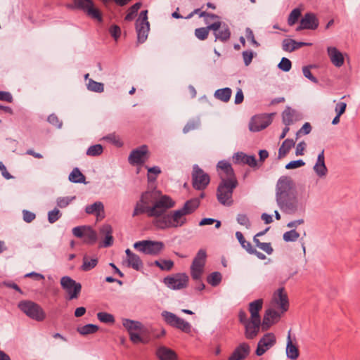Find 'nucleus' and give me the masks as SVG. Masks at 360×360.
Here are the masks:
<instances>
[{
  "instance_id": "1",
  "label": "nucleus",
  "mask_w": 360,
  "mask_h": 360,
  "mask_svg": "<svg viewBox=\"0 0 360 360\" xmlns=\"http://www.w3.org/2000/svg\"><path fill=\"white\" fill-rule=\"evenodd\" d=\"M175 202L168 195H164L156 199L153 192H145L135 206L133 217L146 213L148 217H154V225L160 229L176 227L180 220V210L173 213L165 214L174 206Z\"/></svg>"
},
{
  "instance_id": "2",
  "label": "nucleus",
  "mask_w": 360,
  "mask_h": 360,
  "mask_svg": "<svg viewBox=\"0 0 360 360\" xmlns=\"http://www.w3.org/2000/svg\"><path fill=\"white\" fill-rule=\"evenodd\" d=\"M276 200L284 213L294 214L299 210L295 184L291 177L282 176L278 179L276 186Z\"/></svg>"
},
{
  "instance_id": "3",
  "label": "nucleus",
  "mask_w": 360,
  "mask_h": 360,
  "mask_svg": "<svg viewBox=\"0 0 360 360\" xmlns=\"http://www.w3.org/2000/svg\"><path fill=\"white\" fill-rule=\"evenodd\" d=\"M220 175L221 173H219ZM237 179H225L221 176V181L217 188V198L222 205L230 207L233 204V193L238 186Z\"/></svg>"
},
{
  "instance_id": "4",
  "label": "nucleus",
  "mask_w": 360,
  "mask_h": 360,
  "mask_svg": "<svg viewBox=\"0 0 360 360\" xmlns=\"http://www.w3.org/2000/svg\"><path fill=\"white\" fill-rule=\"evenodd\" d=\"M18 308L30 319L42 321L46 318L44 309L38 304L32 301H21L18 303Z\"/></svg>"
},
{
  "instance_id": "5",
  "label": "nucleus",
  "mask_w": 360,
  "mask_h": 360,
  "mask_svg": "<svg viewBox=\"0 0 360 360\" xmlns=\"http://www.w3.org/2000/svg\"><path fill=\"white\" fill-rule=\"evenodd\" d=\"M191 182L194 189L204 191L210 183V176L198 165H194L191 172Z\"/></svg>"
},
{
  "instance_id": "6",
  "label": "nucleus",
  "mask_w": 360,
  "mask_h": 360,
  "mask_svg": "<svg viewBox=\"0 0 360 360\" xmlns=\"http://www.w3.org/2000/svg\"><path fill=\"white\" fill-rule=\"evenodd\" d=\"M206 257V251L202 249L200 250L195 257L191 267V274L193 280L201 281L200 278L203 272ZM204 288L205 285L200 282V288L199 290H202Z\"/></svg>"
},
{
  "instance_id": "7",
  "label": "nucleus",
  "mask_w": 360,
  "mask_h": 360,
  "mask_svg": "<svg viewBox=\"0 0 360 360\" xmlns=\"http://www.w3.org/2000/svg\"><path fill=\"white\" fill-rule=\"evenodd\" d=\"M76 8L84 11L91 19L101 22L103 21L102 13L99 9L94 7L91 0H74Z\"/></svg>"
},
{
  "instance_id": "8",
  "label": "nucleus",
  "mask_w": 360,
  "mask_h": 360,
  "mask_svg": "<svg viewBox=\"0 0 360 360\" xmlns=\"http://www.w3.org/2000/svg\"><path fill=\"white\" fill-rule=\"evenodd\" d=\"M134 247L146 255H157L164 248V244L160 241L142 240L134 243Z\"/></svg>"
},
{
  "instance_id": "9",
  "label": "nucleus",
  "mask_w": 360,
  "mask_h": 360,
  "mask_svg": "<svg viewBox=\"0 0 360 360\" xmlns=\"http://www.w3.org/2000/svg\"><path fill=\"white\" fill-rule=\"evenodd\" d=\"M60 285L68 295L69 300L77 299L79 297L82 290V285L79 283L65 276L61 278Z\"/></svg>"
},
{
  "instance_id": "10",
  "label": "nucleus",
  "mask_w": 360,
  "mask_h": 360,
  "mask_svg": "<svg viewBox=\"0 0 360 360\" xmlns=\"http://www.w3.org/2000/svg\"><path fill=\"white\" fill-rule=\"evenodd\" d=\"M273 114H259L253 116L249 122V129L253 132L266 129L272 122Z\"/></svg>"
},
{
  "instance_id": "11",
  "label": "nucleus",
  "mask_w": 360,
  "mask_h": 360,
  "mask_svg": "<svg viewBox=\"0 0 360 360\" xmlns=\"http://www.w3.org/2000/svg\"><path fill=\"white\" fill-rule=\"evenodd\" d=\"M276 342V338L274 333H268L263 335L259 340L255 351L256 355L260 356L263 355L267 350L271 348Z\"/></svg>"
},
{
  "instance_id": "12",
  "label": "nucleus",
  "mask_w": 360,
  "mask_h": 360,
  "mask_svg": "<svg viewBox=\"0 0 360 360\" xmlns=\"http://www.w3.org/2000/svg\"><path fill=\"white\" fill-rule=\"evenodd\" d=\"M148 147L143 145L133 150L129 155V162L132 165H141L147 160Z\"/></svg>"
},
{
  "instance_id": "13",
  "label": "nucleus",
  "mask_w": 360,
  "mask_h": 360,
  "mask_svg": "<svg viewBox=\"0 0 360 360\" xmlns=\"http://www.w3.org/2000/svg\"><path fill=\"white\" fill-rule=\"evenodd\" d=\"M319 27V20L315 14L307 13L300 20L299 26L296 28L297 31L302 30H314Z\"/></svg>"
},
{
  "instance_id": "14",
  "label": "nucleus",
  "mask_w": 360,
  "mask_h": 360,
  "mask_svg": "<svg viewBox=\"0 0 360 360\" xmlns=\"http://www.w3.org/2000/svg\"><path fill=\"white\" fill-rule=\"evenodd\" d=\"M273 300L281 309L282 313L288 311L289 308V302L284 288H280L274 292Z\"/></svg>"
},
{
  "instance_id": "15",
  "label": "nucleus",
  "mask_w": 360,
  "mask_h": 360,
  "mask_svg": "<svg viewBox=\"0 0 360 360\" xmlns=\"http://www.w3.org/2000/svg\"><path fill=\"white\" fill-rule=\"evenodd\" d=\"M245 328V336L248 340H252L257 337L261 326V319H252L243 325Z\"/></svg>"
},
{
  "instance_id": "16",
  "label": "nucleus",
  "mask_w": 360,
  "mask_h": 360,
  "mask_svg": "<svg viewBox=\"0 0 360 360\" xmlns=\"http://www.w3.org/2000/svg\"><path fill=\"white\" fill-rule=\"evenodd\" d=\"M250 347L246 342L239 344L229 356L228 360H245L249 355Z\"/></svg>"
},
{
  "instance_id": "17",
  "label": "nucleus",
  "mask_w": 360,
  "mask_h": 360,
  "mask_svg": "<svg viewBox=\"0 0 360 360\" xmlns=\"http://www.w3.org/2000/svg\"><path fill=\"white\" fill-rule=\"evenodd\" d=\"M280 317L281 314L278 311L272 309H267L263 317L262 323V330H268L273 324L279 321Z\"/></svg>"
},
{
  "instance_id": "18",
  "label": "nucleus",
  "mask_w": 360,
  "mask_h": 360,
  "mask_svg": "<svg viewBox=\"0 0 360 360\" xmlns=\"http://www.w3.org/2000/svg\"><path fill=\"white\" fill-rule=\"evenodd\" d=\"M214 23L219 24V27L216 31H213L215 37L214 41H216L219 40L222 42L227 41L231 37V31L228 25L226 23H223L220 21H217Z\"/></svg>"
},
{
  "instance_id": "19",
  "label": "nucleus",
  "mask_w": 360,
  "mask_h": 360,
  "mask_svg": "<svg viewBox=\"0 0 360 360\" xmlns=\"http://www.w3.org/2000/svg\"><path fill=\"white\" fill-rule=\"evenodd\" d=\"M327 52L331 63L335 67L340 68L343 65L345 61L343 55L336 47H328Z\"/></svg>"
},
{
  "instance_id": "20",
  "label": "nucleus",
  "mask_w": 360,
  "mask_h": 360,
  "mask_svg": "<svg viewBox=\"0 0 360 360\" xmlns=\"http://www.w3.org/2000/svg\"><path fill=\"white\" fill-rule=\"evenodd\" d=\"M100 233L105 236V239L101 244V247L108 248L113 244L112 229L109 224H104L100 229Z\"/></svg>"
},
{
  "instance_id": "21",
  "label": "nucleus",
  "mask_w": 360,
  "mask_h": 360,
  "mask_svg": "<svg viewBox=\"0 0 360 360\" xmlns=\"http://www.w3.org/2000/svg\"><path fill=\"white\" fill-rule=\"evenodd\" d=\"M125 252L127 255V266L131 267L137 271L139 270L143 266V263L140 257L137 255L133 253L129 249H127Z\"/></svg>"
},
{
  "instance_id": "22",
  "label": "nucleus",
  "mask_w": 360,
  "mask_h": 360,
  "mask_svg": "<svg viewBox=\"0 0 360 360\" xmlns=\"http://www.w3.org/2000/svg\"><path fill=\"white\" fill-rule=\"evenodd\" d=\"M219 27V23L209 24L207 27L195 29V36L199 40H205L209 35L210 30L216 31Z\"/></svg>"
},
{
  "instance_id": "23",
  "label": "nucleus",
  "mask_w": 360,
  "mask_h": 360,
  "mask_svg": "<svg viewBox=\"0 0 360 360\" xmlns=\"http://www.w3.org/2000/svg\"><path fill=\"white\" fill-rule=\"evenodd\" d=\"M136 28L138 41L140 43H143L148 37V34L150 30L149 22L136 21Z\"/></svg>"
},
{
  "instance_id": "24",
  "label": "nucleus",
  "mask_w": 360,
  "mask_h": 360,
  "mask_svg": "<svg viewBox=\"0 0 360 360\" xmlns=\"http://www.w3.org/2000/svg\"><path fill=\"white\" fill-rule=\"evenodd\" d=\"M236 161L238 163H243L252 168H258L257 161L255 155H248L243 153H238L236 155Z\"/></svg>"
},
{
  "instance_id": "25",
  "label": "nucleus",
  "mask_w": 360,
  "mask_h": 360,
  "mask_svg": "<svg viewBox=\"0 0 360 360\" xmlns=\"http://www.w3.org/2000/svg\"><path fill=\"white\" fill-rule=\"evenodd\" d=\"M85 212L89 214L96 215L97 218L104 217V206L103 204L97 201L92 205H87L85 208Z\"/></svg>"
},
{
  "instance_id": "26",
  "label": "nucleus",
  "mask_w": 360,
  "mask_h": 360,
  "mask_svg": "<svg viewBox=\"0 0 360 360\" xmlns=\"http://www.w3.org/2000/svg\"><path fill=\"white\" fill-rule=\"evenodd\" d=\"M314 169L316 174L320 176L326 175L328 169L325 165L324 150H323L318 155L316 162L314 167Z\"/></svg>"
},
{
  "instance_id": "27",
  "label": "nucleus",
  "mask_w": 360,
  "mask_h": 360,
  "mask_svg": "<svg viewBox=\"0 0 360 360\" xmlns=\"http://www.w3.org/2000/svg\"><path fill=\"white\" fill-rule=\"evenodd\" d=\"M200 205L199 198H192L187 200L183 207H181V217L184 215L190 214L193 213ZM184 224V221L181 219V225Z\"/></svg>"
},
{
  "instance_id": "28",
  "label": "nucleus",
  "mask_w": 360,
  "mask_h": 360,
  "mask_svg": "<svg viewBox=\"0 0 360 360\" xmlns=\"http://www.w3.org/2000/svg\"><path fill=\"white\" fill-rule=\"evenodd\" d=\"M156 356L159 360H176L177 357L173 350L165 346L159 347L157 349Z\"/></svg>"
},
{
  "instance_id": "29",
  "label": "nucleus",
  "mask_w": 360,
  "mask_h": 360,
  "mask_svg": "<svg viewBox=\"0 0 360 360\" xmlns=\"http://www.w3.org/2000/svg\"><path fill=\"white\" fill-rule=\"evenodd\" d=\"M218 171L223 172L225 179H236L231 165L226 160H221L217 163Z\"/></svg>"
},
{
  "instance_id": "30",
  "label": "nucleus",
  "mask_w": 360,
  "mask_h": 360,
  "mask_svg": "<svg viewBox=\"0 0 360 360\" xmlns=\"http://www.w3.org/2000/svg\"><path fill=\"white\" fill-rule=\"evenodd\" d=\"M263 300L258 299L249 304V311L250 313V319H261L259 311L262 309Z\"/></svg>"
},
{
  "instance_id": "31",
  "label": "nucleus",
  "mask_w": 360,
  "mask_h": 360,
  "mask_svg": "<svg viewBox=\"0 0 360 360\" xmlns=\"http://www.w3.org/2000/svg\"><path fill=\"white\" fill-rule=\"evenodd\" d=\"M299 354L298 347L292 343L290 338V332L289 331L286 345V356L289 359L295 360L298 358Z\"/></svg>"
},
{
  "instance_id": "32",
  "label": "nucleus",
  "mask_w": 360,
  "mask_h": 360,
  "mask_svg": "<svg viewBox=\"0 0 360 360\" xmlns=\"http://www.w3.org/2000/svg\"><path fill=\"white\" fill-rule=\"evenodd\" d=\"M297 112L290 107H288L282 113V120L285 125L290 126L297 120Z\"/></svg>"
},
{
  "instance_id": "33",
  "label": "nucleus",
  "mask_w": 360,
  "mask_h": 360,
  "mask_svg": "<svg viewBox=\"0 0 360 360\" xmlns=\"http://www.w3.org/2000/svg\"><path fill=\"white\" fill-rule=\"evenodd\" d=\"M194 13L198 14L200 18H204L205 22L206 24H209L210 21L211 20L219 19L218 15H217L215 14H212V13H209L205 11H201L200 8L195 9L189 15H188L187 16H185L184 18H186V19L190 18L193 16V15ZM184 18V16L181 15V18Z\"/></svg>"
},
{
  "instance_id": "34",
  "label": "nucleus",
  "mask_w": 360,
  "mask_h": 360,
  "mask_svg": "<svg viewBox=\"0 0 360 360\" xmlns=\"http://www.w3.org/2000/svg\"><path fill=\"white\" fill-rule=\"evenodd\" d=\"M295 142L293 139H285L278 149V159L284 158L289 153L290 149L295 146Z\"/></svg>"
},
{
  "instance_id": "35",
  "label": "nucleus",
  "mask_w": 360,
  "mask_h": 360,
  "mask_svg": "<svg viewBox=\"0 0 360 360\" xmlns=\"http://www.w3.org/2000/svg\"><path fill=\"white\" fill-rule=\"evenodd\" d=\"M122 325L128 330L129 333L140 331L143 327L141 322L128 319H122Z\"/></svg>"
},
{
  "instance_id": "36",
  "label": "nucleus",
  "mask_w": 360,
  "mask_h": 360,
  "mask_svg": "<svg viewBox=\"0 0 360 360\" xmlns=\"http://www.w3.org/2000/svg\"><path fill=\"white\" fill-rule=\"evenodd\" d=\"M308 44L304 42H297L293 39H285L283 41V49L285 51H293Z\"/></svg>"
},
{
  "instance_id": "37",
  "label": "nucleus",
  "mask_w": 360,
  "mask_h": 360,
  "mask_svg": "<svg viewBox=\"0 0 360 360\" xmlns=\"http://www.w3.org/2000/svg\"><path fill=\"white\" fill-rule=\"evenodd\" d=\"M231 94V89L229 87H225L223 89H217L214 92V97L221 101L226 103L230 100Z\"/></svg>"
},
{
  "instance_id": "38",
  "label": "nucleus",
  "mask_w": 360,
  "mask_h": 360,
  "mask_svg": "<svg viewBox=\"0 0 360 360\" xmlns=\"http://www.w3.org/2000/svg\"><path fill=\"white\" fill-rule=\"evenodd\" d=\"M162 316L168 324L177 328H180V319L175 314L167 311H164L162 313Z\"/></svg>"
},
{
  "instance_id": "39",
  "label": "nucleus",
  "mask_w": 360,
  "mask_h": 360,
  "mask_svg": "<svg viewBox=\"0 0 360 360\" xmlns=\"http://www.w3.org/2000/svg\"><path fill=\"white\" fill-rule=\"evenodd\" d=\"M98 264L97 258H89L85 255L83 257V264L81 266V269L84 271H89L94 269Z\"/></svg>"
},
{
  "instance_id": "40",
  "label": "nucleus",
  "mask_w": 360,
  "mask_h": 360,
  "mask_svg": "<svg viewBox=\"0 0 360 360\" xmlns=\"http://www.w3.org/2000/svg\"><path fill=\"white\" fill-rule=\"evenodd\" d=\"M99 327L97 325L89 323L83 326L78 327L77 332L82 335H86L96 333Z\"/></svg>"
},
{
  "instance_id": "41",
  "label": "nucleus",
  "mask_w": 360,
  "mask_h": 360,
  "mask_svg": "<svg viewBox=\"0 0 360 360\" xmlns=\"http://www.w3.org/2000/svg\"><path fill=\"white\" fill-rule=\"evenodd\" d=\"M69 180L74 183H84L85 176L78 168H74L69 175Z\"/></svg>"
},
{
  "instance_id": "42",
  "label": "nucleus",
  "mask_w": 360,
  "mask_h": 360,
  "mask_svg": "<svg viewBox=\"0 0 360 360\" xmlns=\"http://www.w3.org/2000/svg\"><path fill=\"white\" fill-rule=\"evenodd\" d=\"M84 243L87 244H94L97 239V235L95 231L87 226L83 236Z\"/></svg>"
},
{
  "instance_id": "43",
  "label": "nucleus",
  "mask_w": 360,
  "mask_h": 360,
  "mask_svg": "<svg viewBox=\"0 0 360 360\" xmlns=\"http://www.w3.org/2000/svg\"><path fill=\"white\" fill-rule=\"evenodd\" d=\"M164 283L171 289H180V277L179 276H176V277H166L164 279Z\"/></svg>"
},
{
  "instance_id": "44",
  "label": "nucleus",
  "mask_w": 360,
  "mask_h": 360,
  "mask_svg": "<svg viewBox=\"0 0 360 360\" xmlns=\"http://www.w3.org/2000/svg\"><path fill=\"white\" fill-rule=\"evenodd\" d=\"M86 86L87 89L91 91L101 93L104 91L103 84L97 82L92 79H89Z\"/></svg>"
},
{
  "instance_id": "45",
  "label": "nucleus",
  "mask_w": 360,
  "mask_h": 360,
  "mask_svg": "<svg viewBox=\"0 0 360 360\" xmlns=\"http://www.w3.org/2000/svg\"><path fill=\"white\" fill-rule=\"evenodd\" d=\"M148 169V182H153L157 179L158 176L161 173V169L158 166H154L152 167H148L146 166Z\"/></svg>"
},
{
  "instance_id": "46",
  "label": "nucleus",
  "mask_w": 360,
  "mask_h": 360,
  "mask_svg": "<svg viewBox=\"0 0 360 360\" xmlns=\"http://www.w3.org/2000/svg\"><path fill=\"white\" fill-rule=\"evenodd\" d=\"M236 236L243 248H244L248 253L250 251H253V247L252 246L251 243L245 239L243 233L240 231H236Z\"/></svg>"
},
{
  "instance_id": "47",
  "label": "nucleus",
  "mask_w": 360,
  "mask_h": 360,
  "mask_svg": "<svg viewBox=\"0 0 360 360\" xmlns=\"http://www.w3.org/2000/svg\"><path fill=\"white\" fill-rule=\"evenodd\" d=\"M97 319L104 323L113 324L115 321L114 316L107 312H98L97 314Z\"/></svg>"
},
{
  "instance_id": "48",
  "label": "nucleus",
  "mask_w": 360,
  "mask_h": 360,
  "mask_svg": "<svg viewBox=\"0 0 360 360\" xmlns=\"http://www.w3.org/2000/svg\"><path fill=\"white\" fill-rule=\"evenodd\" d=\"M207 281L211 285L217 286L221 281V274L218 271L212 272L207 276Z\"/></svg>"
},
{
  "instance_id": "49",
  "label": "nucleus",
  "mask_w": 360,
  "mask_h": 360,
  "mask_svg": "<svg viewBox=\"0 0 360 360\" xmlns=\"http://www.w3.org/2000/svg\"><path fill=\"white\" fill-rule=\"evenodd\" d=\"M301 15V10L298 8H294L290 13L288 18V24L290 26L295 25Z\"/></svg>"
},
{
  "instance_id": "50",
  "label": "nucleus",
  "mask_w": 360,
  "mask_h": 360,
  "mask_svg": "<svg viewBox=\"0 0 360 360\" xmlns=\"http://www.w3.org/2000/svg\"><path fill=\"white\" fill-rule=\"evenodd\" d=\"M141 3H136L132 6H131L129 8L127 13L124 18L125 20H127V21L132 20L134 19V16L136 15L139 8H141Z\"/></svg>"
},
{
  "instance_id": "51",
  "label": "nucleus",
  "mask_w": 360,
  "mask_h": 360,
  "mask_svg": "<svg viewBox=\"0 0 360 360\" xmlns=\"http://www.w3.org/2000/svg\"><path fill=\"white\" fill-rule=\"evenodd\" d=\"M300 237V233L295 229L286 231L283 233V238L285 242H295Z\"/></svg>"
},
{
  "instance_id": "52",
  "label": "nucleus",
  "mask_w": 360,
  "mask_h": 360,
  "mask_svg": "<svg viewBox=\"0 0 360 360\" xmlns=\"http://www.w3.org/2000/svg\"><path fill=\"white\" fill-rule=\"evenodd\" d=\"M155 264L158 266L162 270L169 271L170 270L174 265V263L170 259H162V260H156L155 261Z\"/></svg>"
},
{
  "instance_id": "53",
  "label": "nucleus",
  "mask_w": 360,
  "mask_h": 360,
  "mask_svg": "<svg viewBox=\"0 0 360 360\" xmlns=\"http://www.w3.org/2000/svg\"><path fill=\"white\" fill-rule=\"evenodd\" d=\"M103 148L101 144H96L88 148L86 155L89 156H98L103 153Z\"/></svg>"
},
{
  "instance_id": "54",
  "label": "nucleus",
  "mask_w": 360,
  "mask_h": 360,
  "mask_svg": "<svg viewBox=\"0 0 360 360\" xmlns=\"http://www.w3.org/2000/svg\"><path fill=\"white\" fill-rule=\"evenodd\" d=\"M75 199V196L73 197H60L57 199V205L60 208L66 207L72 200Z\"/></svg>"
},
{
  "instance_id": "55",
  "label": "nucleus",
  "mask_w": 360,
  "mask_h": 360,
  "mask_svg": "<svg viewBox=\"0 0 360 360\" xmlns=\"http://www.w3.org/2000/svg\"><path fill=\"white\" fill-rule=\"evenodd\" d=\"M61 215L62 214L59 210L55 208L53 210L49 212L48 220L51 224H53L60 218Z\"/></svg>"
},
{
  "instance_id": "56",
  "label": "nucleus",
  "mask_w": 360,
  "mask_h": 360,
  "mask_svg": "<svg viewBox=\"0 0 360 360\" xmlns=\"http://www.w3.org/2000/svg\"><path fill=\"white\" fill-rule=\"evenodd\" d=\"M236 220L239 224L245 226L247 229H250L251 226L250 221L245 214H238Z\"/></svg>"
},
{
  "instance_id": "57",
  "label": "nucleus",
  "mask_w": 360,
  "mask_h": 360,
  "mask_svg": "<svg viewBox=\"0 0 360 360\" xmlns=\"http://www.w3.org/2000/svg\"><path fill=\"white\" fill-rule=\"evenodd\" d=\"M105 140L113 143L115 146L117 147H121L123 145L122 141L120 140V137L115 134H110L103 138Z\"/></svg>"
},
{
  "instance_id": "58",
  "label": "nucleus",
  "mask_w": 360,
  "mask_h": 360,
  "mask_svg": "<svg viewBox=\"0 0 360 360\" xmlns=\"http://www.w3.org/2000/svg\"><path fill=\"white\" fill-rule=\"evenodd\" d=\"M278 67L284 72H288L291 69L292 63L288 58L283 57L278 63Z\"/></svg>"
},
{
  "instance_id": "59",
  "label": "nucleus",
  "mask_w": 360,
  "mask_h": 360,
  "mask_svg": "<svg viewBox=\"0 0 360 360\" xmlns=\"http://www.w3.org/2000/svg\"><path fill=\"white\" fill-rule=\"evenodd\" d=\"M245 37L248 41H250L251 44L255 47L259 46V44L256 41L254 33L250 27L245 29Z\"/></svg>"
},
{
  "instance_id": "60",
  "label": "nucleus",
  "mask_w": 360,
  "mask_h": 360,
  "mask_svg": "<svg viewBox=\"0 0 360 360\" xmlns=\"http://www.w3.org/2000/svg\"><path fill=\"white\" fill-rule=\"evenodd\" d=\"M253 55V51L250 50L243 51L242 56L245 66H248L252 63Z\"/></svg>"
},
{
  "instance_id": "61",
  "label": "nucleus",
  "mask_w": 360,
  "mask_h": 360,
  "mask_svg": "<svg viewBox=\"0 0 360 360\" xmlns=\"http://www.w3.org/2000/svg\"><path fill=\"white\" fill-rule=\"evenodd\" d=\"M310 66H304L302 68V72H303V75L304 76L309 79L310 81H311L312 82L314 83H317L318 82V79H316V77H315L311 72V70H310Z\"/></svg>"
},
{
  "instance_id": "62",
  "label": "nucleus",
  "mask_w": 360,
  "mask_h": 360,
  "mask_svg": "<svg viewBox=\"0 0 360 360\" xmlns=\"http://www.w3.org/2000/svg\"><path fill=\"white\" fill-rule=\"evenodd\" d=\"M305 165V162L302 160H292L288 162L285 165V169H292L302 167Z\"/></svg>"
},
{
  "instance_id": "63",
  "label": "nucleus",
  "mask_w": 360,
  "mask_h": 360,
  "mask_svg": "<svg viewBox=\"0 0 360 360\" xmlns=\"http://www.w3.org/2000/svg\"><path fill=\"white\" fill-rule=\"evenodd\" d=\"M48 122L57 128H61L63 123L59 120L58 117L55 114H51L48 117Z\"/></svg>"
},
{
  "instance_id": "64",
  "label": "nucleus",
  "mask_w": 360,
  "mask_h": 360,
  "mask_svg": "<svg viewBox=\"0 0 360 360\" xmlns=\"http://www.w3.org/2000/svg\"><path fill=\"white\" fill-rule=\"evenodd\" d=\"M22 217H23V220L25 222L30 223L35 219L36 215L34 213H33L32 212L24 210L22 211Z\"/></svg>"
}]
</instances>
